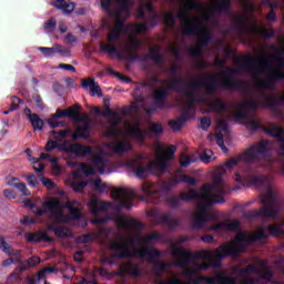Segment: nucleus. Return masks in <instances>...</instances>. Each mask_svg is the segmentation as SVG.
<instances>
[{
	"mask_svg": "<svg viewBox=\"0 0 284 284\" xmlns=\"http://www.w3.org/2000/svg\"><path fill=\"white\" fill-rule=\"evenodd\" d=\"M111 199H113L115 203L93 197L87 205L94 216L100 212H105L108 207H112L115 212L113 221L116 223L118 227L121 230H134L135 232H141V230H143V223L139 220L128 219V216L121 214L122 210L130 211L134 207V192L129 189L116 187L111 192Z\"/></svg>",
	"mask_w": 284,
	"mask_h": 284,
	"instance_id": "nucleus-1",
	"label": "nucleus"
},
{
	"mask_svg": "<svg viewBox=\"0 0 284 284\" xmlns=\"http://www.w3.org/2000/svg\"><path fill=\"white\" fill-rule=\"evenodd\" d=\"M251 185L265 187L266 195L262 200L263 207L244 213V219H276L278 216V204L276 203V193L272 190V178L270 175H255L250 179Z\"/></svg>",
	"mask_w": 284,
	"mask_h": 284,
	"instance_id": "nucleus-2",
	"label": "nucleus"
},
{
	"mask_svg": "<svg viewBox=\"0 0 284 284\" xmlns=\"http://www.w3.org/2000/svg\"><path fill=\"white\" fill-rule=\"evenodd\" d=\"M225 172L224 168H221L220 174L213 178V183H206L201 187V191L195 190V197L193 201H202L197 204L200 212L197 214H207L212 205L225 203V197L220 194H227L225 189V182L223 181V174Z\"/></svg>",
	"mask_w": 284,
	"mask_h": 284,
	"instance_id": "nucleus-3",
	"label": "nucleus"
},
{
	"mask_svg": "<svg viewBox=\"0 0 284 284\" xmlns=\"http://www.w3.org/2000/svg\"><path fill=\"white\" fill-rule=\"evenodd\" d=\"M168 190H170V185H168V183L154 184L144 182L142 185V192L149 196L151 203L158 205L161 201H165L166 205L171 207V210H179L182 205V201L190 203V201H194V199H196V190L194 189H189L187 193L183 192L165 197V192H168Z\"/></svg>",
	"mask_w": 284,
	"mask_h": 284,
	"instance_id": "nucleus-4",
	"label": "nucleus"
},
{
	"mask_svg": "<svg viewBox=\"0 0 284 284\" xmlns=\"http://www.w3.org/2000/svg\"><path fill=\"white\" fill-rule=\"evenodd\" d=\"M271 49L275 52L274 55H266L262 58H237L235 59V65H241L248 71L254 79H256L262 72H267L272 70V62L276 63L278 70L284 68V50L272 45Z\"/></svg>",
	"mask_w": 284,
	"mask_h": 284,
	"instance_id": "nucleus-5",
	"label": "nucleus"
},
{
	"mask_svg": "<svg viewBox=\"0 0 284 284\" xmlns=\"http://www.w3.org/2000/svg\"><path fill=\"white\" fill-rule=\"evenodd\" d=\"M176 152V145H169L166 153L160 155L155 161H151L144 164L141 161L131 162V168L136 179L145 180L150 174H163L168 172V161L174 159V153Z\"/></svg>",
	"mask_w": 284,
	"mask_h": 284,
	"instance_id": "nucleus-6",
	"label": "nucleus"
},
{
	"mask_svg": "<svg viewBox=\"0 0 284 284\" xmlns=\"http://www.w3.org/2000/svg\"><path fill=\"white\" fill-rule=\"evenodd\" d=\"M199 88H204L206 94H214L219 88V77L216 74H206L189 82L187 88L182 90V94L187 97L186 105L199 103Z\"/></svg>",
	"mask_w": 284,
	"mask_h": 284,
	"instance_id": "nucleus-7",
	"label": "nucleus"
},
{
	"mask_svg": "<svg viewBox=\"0 0 284 284\" xmlns=\"http://www.w3.org/2000/svg\"><path fill=\"white\" fill-rule=\"evenodd\" d=\"M110 250L112 252H121L113 253L111 258H132L133 256H140V258H145L148 256L149 263H154L155 258H161V256H165V252L160 251L158 248H150L148 246L139 250H134L133 252L128 248V244H122L119 241H113L110 244Z\"/></svg>",
	"mask_w": 284,
	"mask_h": 284,
	"instance_id": "nucleus-8",
	"label": "nucleus"
},
{
	"mask_svg": "<svg viewBox=\"0 0 284 284\" xmlns=\"http://www.w3.org/2000/svg\"><path fill=\"white\" fill-rule=\"evenodd\" d=\"M252 243V236L245 233H239L233 243L222 244L216 248L217 260L215 261V265H221L223 258H227V256H239V254L245 252Z\"/></svg>",
	"mask_w": 284,
	"mask_h": 284,
	"instance_id": "nucleus-9",
	"label": "nucleus"
},
{
	"mask_svg": "<svg viewBox=\"0 0 284 284\" xmlns=\"http://www.w3.org/2000/svg\"><path fill=\"white\" fill-rule=\"evenodd\" d=\"M267 154V142L261 141L256 144L251 145L248 149H246L242 154H239L236 158H232L229 160L224 168L226 170H232L233 168H236L241 161L244 163H255V161H258L261 156H265Z\"/></svg>",
	"mask_w": 284,
	"mask_h": 284,
	"instance_id": "nucleus-10",
	"label": "nucleus"
},
{
	"mask_svg": "<svg viewBox=\"0 0 284 284\" xmlns=\"http://www.w3.org/2000/svg\"><path fill=\"white\" fill-rule=\"evenodd\" d=\"M81 104H73L67 110L57 109L55 113L47 120V123L51 130H54V128H63V122L57 121V119H63L64 116L77 121V123H83L84 121H88L89 116L84 115L81 118Z\"/></svg>",
	"mask_w": 284,
	"mask_h": 284,
	"instance_id": "nucleus-11",
	"label": "nucleus"
},
{
	"mask_svg": "<svg viewBox=\"0 0 284 284\" xmlns=\"http://www.w3.org/2000/svg\"><path fill=\"white\" fill-rule=\"evenodd\" d=\"M175 17L182 21L183 34L186 37H192L195 36L196 32H201V20L196 17H190L187 10H180ZM187 17H190L189 20Z\"/></svg>",
	"mask_w": 284,
	"mask_h": 284,
	"instance_id": "nucleus-12",
	"label": "nucleus"
},
{
	"mask_svg": "<svg viewBox=\"0 0 284 284\" xmlns=\"http://www.w3.org/2000/svg\"><path fill=\"white\" fill-rule=\"evenodd\" d=\"M172 256L175 258L181 256V260H179L175 265L176 267L185 268L187 265L192 264V261H201L203 257L202 251L200 252H190L185 248L178 247L176 245L172 246Z\"/></svg>",
	"mask_w": 284,
	"mask_h": 284,
	"instance_id": "nucleus-13",
	"label": "nucleus"
},
{
	"mask_svg": "<svg viewBox=\"0 0 284 284\" xmlns=\"http://www.w3.org/2000/svg\"><path fill=\"white\" fill-rule=\"evenodd\" d=\"M214 276H196L193 274L192 277H186L187 281H191L194 284L207 283V284H236V277H230L224 275L221 271H215Z\"/></svg>",
	"mask_w": 284,
	"mask_h": 284,
	"instance_id": "nucleus-14",
	"label": "nucleus"
},
{
	"mask_svg": "<svg viewBox=\"0 0 284 284\" xmlns=\"http://www.w3.org/2000/svg\"><path fill=\"white\" fill-rule=\"evenodd\" d=\"M195 34H197L200 47H191L189 48V54L190 57H201L203 54V48H207L210 45V41H212V36H210V32H207V29L204 27L201 22L200 31H197Z\"/></svg>",
	"mask_w": 284,
	"mask_h": 284,
	"instance_id": "nucleus-15",
	"label": "nucleus"
},
{
	"mask_svg": "<svg viewBox=\"0 0 284 284\" xmlns=\"http://www.w3.org/2000/svg\"><path fill=\"white\" fill-rule=\"evenodd\" d=\"M222 79H224L220 88L221 90H240L242 88L243 83L241 80L235 79L236 74H239V71L236 69H227L225 71H222Z\"/></svg>",
	"mask_w": 284,
	"mask_h": 284,
	"instance_id": "nucleus-16",
	"label": "nucleus"
},
{
	"mask_svg": "<svg viewBox=\"0 0 284 284\" xmlns=\"http://www.w3.org/2000/svg\"><path fill=\"white\" fill-rule=\"evenodd\" d=\"M92 164L84 163L80 166V170L87 176H94L97 174V170L99 174H105V159L101 155H97L92 160Z\"/></svg>",
	"mask_w": 284,
	"mask_h": 284,
	"instance_id": "nucleus-17",
	"label": "nucleus"
},
{
	"mask_svg": "<svg viewBox=\"0 0 284 284\" xmlns=\"http://www.w3.org/2000/svg\"><path fill=\"white\" fill-rule=\"evenodd\" d=\"M278 81H284V72L274 70L258 81L257 88L258 90H274Z\"/></svg>",
	"mask_w": 284,
	"mask_h": 284,
	"instance_id": "nucleus-18",
	"label": "nucleus"
},
{
	"mask_svg": "<svg viewBox=\"0 0 284 284\" xmlns=\"http://www.w3.org/2000/svg\"><path fill=\"white\" fill-rule=\"evenodd\" d=\"M61 149L69 154H75V156H90L92 154V146H85L81 143H70V141H64L61 144Z\"/></svg>",
	"mask_w": 284,
	"mask_h": 284,
	"instance_id": "nucleus-19",
	"label": "nucleus"
},
{
	"mask_svg": "<svg viewBox=\"0 0 284 284\" xmlns=\"http://www.w3.org/2000/svg\"><path fill=\"white\" fill-rule=\"evenodd\" d=\"M43 209H39L36 212V216L40 217L45 214V212H50L53 219H63V212H61V203L57 200L47 201L42 204Z\"/></svg>",
	"mask_w": 284,
	"mask_h": 284,
	"instance_id": "nucleus-20",
	"label": "nucleus"
},
{
	"mask_svg": "<svg viewBox=\"0 0 284 284\" xmlns=\"http://www.w3.org/2000/svg\"><path fill=\"white\" fill-rule=\"evenodd\" d=\"M151 216L155 217L156 225H168L171 230H174L181 225V220L170 216V213L159 214L153 212Z\"/></svg>",
	"mask_w": 284,
	"mask_h": 284,
	"instance_id": "nucleus-21",
	"label": "nucleus"
},
{
	"mask_svg": "<svg viewBox=\"0 0 284 284\" xmlns=\"http://www.w3.org/2000/svg\"><path fill=\"white\" fill-rule=\"evenodd\" d=\"M241 230V222L232 220V222H220L210 227V232H239Z\"/></svg>",
	"mask_w": 284,
	"mask_h": 284,
	"instance_id": "nucleus-22",
	"label": "nucleus"
},
{
	"mask_svg": "<svg viewBox=\"0 0 284 284\" xmlns=\"http://www.w3.org/2000/svg\"><path fill=\"white\" fill-rule=\"evenodd\" d=\"M39 263H41V258L31 256L24 262H21V264L16 268V272L11 273L10 276L13 278H19L23 272H27V270H30L31 267H36V265H39Z\"/></svg>",
	"mask_w": 284,
	"mask_h": 284,
	"instance_id": "nucleus-23",
	"label": "nucleus"
},
{
	"mask_svg": "<svg viewBox=\"0 0 284 284\" xmlns=\"http://www.w3.org/2000/svg\"><path fill=\"white\" fill-rule=\"evenodd\" d=\"M128 134L129 136L138 141L140 145H145V139H148V131L141 129L140 123H138L135 126H130L128 129Z\"/></svg>",
	"mask_w": 284,
	"mask_h": 284,
	"instance_id": "nucleus-24",
	"label": "nucleus"
},
{
	"mask_svg": "<svg viewBox=\"0 0 284 284\" xmlns=\"http://www.w3.org/2000/svg\"><path fill=\"white\" fill-rule=\"evenodd\" d=\"M83 125H78L73 133H71L72 141H78V139H90V132L92 131V126H90V123L83 122Z\"/></svg>",
	"mask_w": 284,
	"mask_h": 284,
	"instance_id": "nucleus-25",
	"label": "nucleus"
},
{
	"mask_svg": "<svg viewBox=\"0 0 284 284\" xmlns=\"http://www.w3.org/2000/svg\"><path fill=\"white\" fill-rule=\"evenodd\" d=\"M108 148H110L114 154H125V152H130L132 150V143L126 140H121L118 142H109Z\"/></svg>",
	"mask_w": 284,
	"mask_h": 284,
	"instance_id": "nucleus-26",
	"label": "nucleus"
},
{
	"mask_svg": "<svg viewBox=\"0 0 284 284\" xmlns=\"http://www.w3.org/2000/svg\"><path fill=\"white\" fill-rule=\"evenodd\" d=\"M248 23H250V18H247V16L237 14L235 17V23L233 28L241 34H247V32H250V28H247Z\"/></svg>",
	"mask_w": 284,
	"mask_h": 284,
	"instance_id": "nucleus-27",
	"label": "nucleus"
},
{
	"mask_svg": "<svg viewBox=\"0 0 284 284\" xmlns=\"http://www.w3.org/2000/svg\"><path fill=\"white\" fill-rule=\"evenodd\" d=\"M82 88L84 90H88V88H90L91 97H99V98L103 97V90H101V87L97 84V82L94 81V78H89L87 80H83Z\"/></svg>",
	"mask_w": 284,
	"mask_h": 284,
	"instance_id": "nucleus-28",
	"label": "nucleus"
},
{
	"mask_svg": "<svg viewBox=\"0 0 284 284\" xmlns=\"http://www.w3.org/2000/svg\"><path fill=\"white\" fill-rule=\"evenodd\" d=\"M266 134H268L270 136H273V139H276V141H278L280 146L278 150H281V148H283L284 145V129L283 126H278V125H271L267 129H265Z\"/></svg>",
	"mask_w": 284,
	"mask_h": 284,
	"instance_id": "nucleus-29",
	"label": "nucleus"
},
{
	"mask_svg": "<svg viewBox=\"0 0 284 284\" xmlns=\"http://www.w3.org/2000/svg\"><path fill=\"white\" fill-rule=\"evenodd\" d=\"M170 89L163 88V89H158L153 92V100L155 105L159 108H163L165 105V102L168 101V97H170Z\"/></svg>",
	"mask_w": 284,
	"mask_h": 284,
	"instance_id": "nucleus-30",
	"label": "nucleus"
},
{
	"mask_svg": "<svg viewBox=\"0 0 284 284\" xmlns=\"http://www.w3.org/2000/svg\"><path fill=\"white\" fill-rule=\"evenodd\" d=\"M210 263L207 262H203L202 264H199L196 262L192 263L191 268H186L184 271V277L185 278H192V276H194V274H199V272H205L207 270H210Z\"/></svg>",
	"mask_w": 284,
	"mask_h": 284,
	"instance_id": "nucleus-31",
	"label": "nucleus"
},
{
	"mask_svg": "<svg viewBox=\"0 0 284 284\" xmlns=\"http://www.w3.org/2000/svg\"><path fill=\"white\" fill-rule=\"evenodd\" d=\"M220 2L213 4L211 10L216 14H230L232 8V0H219Z\"/></svg>",
	"mask_w": 284,
	"mask_h": 284,
	"instance_id": "nucleus-32",
	"label": "nucleus"
},
{
	"mask_svg": "<svg viewBox=\"0 0 284 284\" xmlns=\"http://www.w3.org/2000/svg\"><path fill=\"white\" fill-rule=\"evenodd\" d=\"M159 52H161V47L151 48L149 50V57L143 58L142 61L145 62L150 59L151 61H154L156 65H163L165 59Z\"/></svg>",
	"mask_w": 284,
	"mask_h": 284,
	"instance_id": "nucleus-33",
	"label": "nucleus"
},
{
	"mask_svg": "<svg viewBox=\"0 0 284 284\" xmlns=\"http://www.w3.org/2000/svg\"><path fill=\"white\" fill-rule=\"evenodd\" d=\"M190 112L187 110H184L182 115L178 120H170L169 125L173 132H180V130L183 129V125H185V121L190 119L187 115Z\"/></svg>",
	"mask_w": 284,
	"mask_h": 284,
	"instance_id": "nucleus-34",
	"label": "nucleus"
},
{
	"mask_svg": "<svg viewBox=\"0 0 284 284\" xmlns=\"http://www.w3.org/2000/svg\"><path fill=\"white\" fill-rule=\"evenodd\" d=\"M26 240L28 243H52V240L43 232L28 233Z\"/></svg>",
	"mask_w": 284,
	"mask_h": 284,
	"instance_id": "nucleus-35",
	"label": "nucleus"
},
{
	"mask_svg": "<svg viewBox=\"0 0 284 284\" xmlns=\"http://www.w3.org/2000/svg\"><path fill=\"white\" fill-rule=\"evenodd\" d=\"M53 8H57V10H62L64 14H72L74 12V8H77V3H68L65 0H55L53 2Z\"/></svg>",
	"mask_w": 284,
	"mask_h": 284,
	"instance_id": "nucleus-36",
	"label": "nucleus"
},
{
	"mask_svg": "<svg viewBox=\"0 0 284 284\" xmlns=\"http://www.w3.org/2000/svg\"><path fill=\"white\" fill-rule=\"evenodd\" d=\"M74 204H77V201H68L65 207L69 210L72 221H80V219H83V213L81 212V207L74 206Z\"/></svg>",
	"mask_w": 284,
	"mask_h": 284,
	"instance_id": "nucleus-37",
	"label": "nucleus"
},
{
	"mask_svg": "<svg viewBox=\"0 0 284 284\" xmlns=\"http://www.w3.org/2000/svg\"><path fill=\"white\" fill-rule=\"evenodd\" d=\"M100 48L102 50V52H108L109 57H118L120 60L125 59V53L124 51L121 52L116 49L115 45L113 44H106V43H100Z\"/></svg>",
	"mask_w": 284,
	"mask_h": 284,
	"instance_id": "nucleus-38",
	"label": "nucleus"
},
{
	"mask_svg": "<svg viewBox=\"0 0 284 284\" xmlns=\"http://www.w3.org/2000/svg\"><path fill=\"white\" fill-rule=\"evenodd\" d=\"M124 270L126 271L128 276L132 278H139L143 274V270L139 264H134L133 262H126Z\"/></svg>",
	"mask_w": 284,
	"mask_h": 284,
	"instance_id": "nucleus-39",
	"label": "nucleus"
},
{
	"mask_svg": "<svg viewBox=\"0 0 284 284\" xmlns=\"http://www.w3.org/2000/svg\"><path fill=\"white\" fill-rule=\"evenodd\" d=\"M205 226V215L203 213H193L191 220L192 230H201Z\"/></svg>",
	"mask_w": 284,
	"mask_h": 284,
	"instance_id": "nucleus-40",
	"label": "nucleus"
},
{
	"mask_svg": "<svg viewBox=\"0 0 284 284\" xmlns=\"http://www.w3.org/2000/svg\"><path fill=\"white\" fill-rule=\"evenodd\" d=\"M183 83H185V78H179V77H173L171 82H168V90H170L171 92H182L183 93V89H181V85H183Z\"/></svg>",
	"mask_w": 284,
	"mask_h": 284,
	"instance_id": "nucleus-41",
	"label": "nucleus"
},
{
	"mask_svg": "<svg viewBox=\"0 0 284 284\" xmlns=\"http://www.w3.org/2000/svg\"><path fill=\"white\" fill-rule=\"evenodd\" d=\"M29 123L31 124L33 132H41L43 128H45V122H43V119H41L37 113H33V116L29 120Z\"/></svg>",
	"mask_w": 284,
	"mask_h": 284,
	"instance_id": "nucleus-42",
	"label": "nucleus"
},
{
	"mask_svg": "<svg viewBox=\"0 0 284 284\" xmlns=\"http://www.w3.org/2000/svg\"><path fill=\"white\" fill-rule=\"evenodd\" d=\"M201 261H203V263H207L211 267H220L221 266V262L219 265H216V261H217V253L215 250V255L214 257H212V253L209 251H202V257Z\"/></svg>",
	"mask_w": 284,
	"mask_h": 284,
	"instance_id": "nucleus-43",
	"label": "nucleus"
},
{
	"mask_svg": "<svg viewBox=\"0 0 284 284\" xmlns=\"http://www.w3.org/2000/svg\"><path fill=\"white\" fill-rule=\"evenodd\" d=\"M119 9L115 10L114 17H123L130 12V0H118Z\"/></svg>",
	"mask_w": 284,
	"mask_h": 284,
	"instance_id": "nucleus-44",
	"label": "nucleus"
},
{
	"mask_svg": "<svg viewBox=\"0 0 284 284\" xmlns=\"http://www.w3.org/2000/svg\"><path fill=\"white\" fill-rule=\"evenodd\" d=\"M210 110H212V112H217V114H223V112L227 110V103H225L222 99H215L210 104Z\"/></svg>",
	"mask_w": 284,
	"mask_h": 284,
	"instance_id": "nucleus-45",
	"label": "nucleus"
},
{
	"mask_svg": "<svg viewBox=\"0 0 284 284\" xmlns=\"http://www.w3.org/2000/svg\"><path fill=\"white\" fill-rule=\"evenodd\" d=\"M40 52H42V54L45 55H50V54H65L68 52V50L63 49V47H61V44H58L57 47H52V48H48V47H40L39 48Z\"/></svg>",
	"mask_w": 284,
	"mask_h": 284,
	"instance_id": "nucleus-46",
	"label": "nucleus"
},
{
	"mask_svg": "<svg viewBox=\"0 0 284 284\" xmlns=\"http://www.w3.org/2000/svg\"><path fill=\"white\" fill-rule=\"evenodd\" d=\"M138 241L141 243H152V241H163V234L159 232H153L151 234L145 235L144 237L138 236Z\"/></svg>",
	"mask_w": 284,
	"mask_h": 284,
	"instance_id": "nucleus-47",
	"label": "nucleus"
},
{
	"mask_svg": "<svg viewBox=\"0 0 284 284\" xmlns=\"http://www.w3.org/2000/svg\"><path fill=\"white\" fill-rule=\"evenodd\" d=\"M270 171L273 172V174H283L284 176V161L273 160L271 162Z\"/></svg>",
	"mask_w": 284,
	"mask_h": 284,
	"instance_id": "nucleus-48",
	"label": "nucleus"
},
{
	"mask_svg": "<svg viewBox=\"0 0 284 284\" xmlns=\"http://www.w3.org/2000/svg\"><path fill=\"white\" fill-rule=\"evenodd\" d=\"M141 48V40L139 38H130L129 45L124 48V52H136Z\"/></svg>",
	"mask_w": 284,
	"mask_h": 284,
	"instance_id": "nucleus-49",
	"label": "nucleus"
},
{
	"mask_svg": "<svg viewBox=\"0 0 284 284\" xmlns=\"http://www.w3.org/2000/svg\"><path fill=\"white\" fill-rule=\"evenodd\" d=\"M51 134L55 141H63V139H68V136H72V131L70 129L61 130V131H52Z\"/></svg>",
	"mask_w": 284,
	"mask_h": 284,
	"instance_id": "nucleus-50",
	"label": "nucleus"
},
{
	"mask_svg": "<svg viewBox=\"0 0 284 284\" xmlns=\"http://www.w3.org/2000/svg\"><path fill=\"white\" fill-rule=\"evenodd\" d=\"M247 274H261V268L248 264L244 268H240V276H247Z\"/></svg>",
	"mask_w": 284,
	"mask_h": 284,
	"instance_id": "nucleus-51",
	"label": "nucleus"
},
{
	"mask_svg": "<svg viewBox=\"0 0 284 284\" xmlns=\"http://www.w3.org/2000/svg\"><path fill=\"white\" fill-rule=\"evenodd\" d=\"M180 181H182V183H186V185H190L191 187H196L199 185V180L187 174L180 175Z\"/></svg>",
	"mask_w": 284,
	"mask_h": 284,
	"instance_id": "nucleus-52",
	"label": "nucleus"
},
{
	"mask_svg": "<svg viewBox=\"0 0 284 284\" xmlns=\"http://www.w3.org/2000/svg\"><path fill=\"white\" fill-rule=\"evenodd\" d=\"M257 274L260 275V277H257L260 281H267V283L274 278V274H272V271L267 266L264 267V271L260 270V273Z\"/></svg>",
	"mask_w": 284,
	"mask_h": 284,
	"instance_id": "nucleus-53",
	"label": "nucleus"
},
{
	"mask_svg": "<svg viewBox=\"0 0 284 284\" xmlns=\"http://www.w3.org/2000/svg\"><path fill=\"white\" fill-rule=\"evenodd\" d=\"M176 16L172 12L164 13V24L166 28H174L176 26Z\"/></svg>",
	"mask_w": 284,
	"mask_h": 284,
	"instance_id": "nucleus-54",
	"label": "nucleus"
},
{
	"mask_svg": "<svg viewBox=\"0 0 284 284\" xmlns=\"http://www.w3.org/2000/svg\"><path fill=\"white\" fill-rule=\"evenodd\" d=\"M50 231L58 236V239H65L68 236V227L65 226H58V227H50Z\"/></svg>",
	"mask_w": 284,
	"mask_h": 284,
	"instance_id": "nucleus-55",
	"label": "nucleus"
},
{
	"mask_svg": "<svg viewBox=\"0 0 284 284\" xmlns=\"http://www.w3.org/2000/svg\"><path fill=\"white\" fill-rule=\"evenodd\" d=\"M258 106H260L258 101H256V100H251V101L245 100L241 104V110H258Z\"/></svg>",
	"mask_w": 284,
	"mask_h": 284,
	"instance_id": "nucleus-56",
	"label": "nucleus"
},
{
	"mask_svg": "<svg viewBox=\"0 0 284 284\" xmlns=\"http://www.w3.org/2000/svg\"><path fill=\"white\" fill-rule=\"evenodd\" d=\"M246 128H248V130H251L252 132H258V130H261L262 125H261V122L254 120V118L251 116L246 121Z\"/></svg>",
	"mask_w": 284,
	"mask_h": 284,
	"instance_id": "nucleus-57",
	"label": "nucleus"
},
{
	"mask_svg": "<svg viewBox=\"0 0 284 284\" xmlns=\"http://www.w3.org/2000/svg\"><path fill=\"white\" fill-rule=\"evenodd\" d=\"M124 21H125V18L123 19V17H115V26H114L113 30H115L120 34L122 32H125V22Z\"/></svg>",
	"mask_w": 284,
	"mask_h": 284,
	"instance_id": "nucleus-58",
	"label": "nucleus"
},
{
	"mask_svg": "<svg viewBox=\"0 0 284 284\" xmlns=\"http://www.w3.org/2000/svg\"><path fill=\"white\" fill-rule=\"evenodd\" d=\"M149 132H151V134H153V136H161V134H163V124H161L159 122H154L150 126Z\"/></svg>",
	"mask_w": 284,
	"mask_h": 284,
	"instance_id": "nucleus-59",
	"label": "nucleus"
},
{
	"mask_svg": "<svg viewBox=\"0 0 284 284\" xmlns=\"http://www.w3.org/2000/svg\"><path fill=\"white\" fill-rule=\"evenodd\" d=\"M52 150H59L60 152H65V149H62L61 144L57 143V141L49 140L45 144V152H52Z\"/></svg>",
	"mask_w": 284,
	"mask_h": 284,
	"instance_id": "nucleus-60",
	"label": "nucleus"
},
{
	"mask_svg": "<svg viewBox=\"0 0 284 284\" xmlns=\"http://www.w3.org/2000/svg\"><path fill=\"white\" fill-rule=\"evenodd\" d=\"M43 28L49 33L54 32V30H57V19L50 18L43 23Z\"/></svg>",
	"mask_w": 284,
	"mask_h": 284,
	"instance_id": "nucleus-61",
	"label": "nucleus"
},
{
	"mask_svg": "<svg viewBox=\"0 0 284 284\" xmlns=\"http://www.w3.org/2000/svg\"><path fill=\"white\" fill-rule=\"evenodd\" d=\"M6 254L7 256H14L13 261H16V263H21V260L23 258L21 256V250L13 248L12 246Z\"/></svg>",
	"mask_w": 284,
	"mask_h": 284,
	"instance_id": "nucleus-62",
	"label": "nucleus"
},
{
	"mask_svg": "<svg viewBox=\"0 0 284 284\" xmlns=\"http://www.w3.org/2000/svg\"><path fill=\"white\" fill-rule=\"evenodd\" d=\"M38 179H40L42 185H43L47 190H54V182H52L50 179L44 178V175L41 174V173L38 174Z\"/></svg>",
	"mask_w": 284,
	"mask_h": 284,
	"instance_id": "nucleus-63",
	"label": "nucleus"
},
{
	"mask_svg": "<svg viewBox=\"0 0 284 284\" xmlns=\"http://www.w3.org/2000/svg\"><path fill=\"white\" fill-rule=\"evenodd\" d=\"M168 267H170V264L163 262V261H156L154 263V272H158L159 274H163V272H165V270H168Z\"/></svg>",
	"mask_w": 284,
	"mask_h": 284,
	"instance_id": "nucleus-64",
	"label": "nucleus"
}]
</instances>
